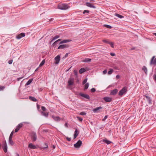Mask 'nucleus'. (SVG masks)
I'll use <instances>...</instances> for the list:
<instances>
[{
	"instance_id": "f257e3e1",
	"label": "nucleus",
	"mask_w": 156,
	"mask_h": 156,
	"mask_svg": "<svg viewBox=\"0 0 156 156\" xmlns=\"http://www.w3.org/2000/svg\"><path fill=\"white\" fill-rule=\"evenodd\" d=\"M41 109L42 111L40 112L41 115L47 118L49 115V113L46 112L47 110V109L44 107L42 106L41 107Z\"/></svg>"
},
{
	"instance_id": "f03ea898",
	"label": "nucleus",
	"mask_w": 156,
	"mask_h": 156,
	"mask_svg": "<svg viewBox=\"0 0 156 156\" xmlns=\"http://www.w3.org/2000/svg\"><path fill=\"white\" fill-rule=\"evenodd\" d=\"M58 9L62 10H65L70 8V6L68 5L65 4H59L58 5Z\"/></svg>"
},
{
	"instance_id": "7ed1b4c3",
	"label": "nucleus",
	"mask_w": 156,
	"mask_h": 156,
	"mask_svg": "<svg viewBox=\"0 0 156 156\" xmlns=\"http://www.w3.org/2000/svg\"><path fill=\"white\" fill-rule=\"evenodd\" d=\"M127 87H123L119 92V95L122 96L125 93L127 92Z\"/></svg>"
},
{
	"instance_id": "20e7f679",
	"label": "nucleus",
	"mask_w": 156,
	"mask_h": 156,
	"mask_svg": "<svg viewBox=\"0 0 156 156\" xmlns=\"http://www.w3.org/2000/svg\"><path fill=\"white\" fill-rule=\"evenodd\" d=\"M150 65H156V58H155L154 56H153L151 58L150 62Z\"/></svg>"
},
{
	"instance_id": "39448f33",
	"label": "nucleus",
	"mask_w": 156,
	"mask_h": 156,
	"mask_svg": "<svg viewBox=\"0 0 156 156\" xmlns=\"http://www.w3.org/2000/svg\"><path fill=\"white\" fill-rule=\"evenodd\" d=\"M30 136L32 139L33 141H35L37 139V135L34 132H32L30 133Z\"/></svg>"
},
{
	"instance_id": "423d86ee",
	"label": "nucleus",
	"mask_w": 156,
	"mask_h": 156,
	"mask_svg": "<svg viewBox=\"0 0 156 156\" xmlns=\"http://www.w3.org/2000/svg\"><path fill=\"white\" fill-rule=\"evenodd\" d=\"M82 144V142L80 140H79L76 144H74L75 147L79 148L80 147Z\"/></svg>"
},
{
	"instance_id": "0eeeda50",
	"label": "nucleus",
	"mask_w": 156,
	"mask_h": 156,
	"mask_svg": "<svg viewBox=\"0 0 156 156\" xmlns=\"http://www.w3.org/2000/svg\"><path fill=\"white\" fill-rule=\"evenodd\" d=\"M148 94H146L145 95H144V96L147 99V100L148 101V103L150 104H152V99L151 98L148 96Z\"/></svg>"
},
{
	"instance_id": "6e6552de",
	"label": "nucleus",
	"mask_w": 156,
	"mask_h": 156,
	"mask_svg": "<svg viewBox=\"0 0 156 156\" xmlns=\"http://www.w3.org/2000/svg\"><path fill=\"white\" fill-rule=\"evenodd\" d=\"M74 82V79L73 78H70L68 81L69 86H71L73 85Z\"/></svg>"
},
{
	"instance_id": "1a4fd4ad",
	"label": "nucleus",
	"mask_w": 156,
	"mask_h": 156,
	"mask_svg": "<svg viewBox=\"0 0 156 156\" xmlns=\"http://www.w3.org/2000/svg\"><path fill=\"white\" fill-rule=\"evenodd\" d=\"M2 147L4 151L6 153L7 152V146L5 140V141L4 142L3 144Z\"/></svg>"
},
{
	"instance_id": "9d476101",
	"label": "nucleus",
	"mask_w": 156,
	"mask_h": 156,
	"mask_svg": "<svg viewBox=\"0 0 156 156\" xmlns=\"http://www.w3.org/2000/svg\"><path fill=\"white\" fill-rule=\"evenodd\" d=\"M79 95L80 96L84 97L85 98L88 99L89 100L90 99V97L88 94H83L82 93H80Z\"/></svg>"
},
{
	"instance_id": "9b49d317",
	"label": "nucleus",
	"mask_w": 156,
	"mask_h": 156,
	"mask_svg": "<svg viewBox=\"0 0 156 156\" xmlns=\"http://www.w3.org/2000/svg\"><path fill=\"white\" fill-rule=\"evenodd\" d=\"M23 126V124L22 123L18 124L15 130V132H17Z\"/></svg>"
},
{
	"instance_id": "f8f14e48",
	"label": "nucleus",
	"mask_w": 156,
	"mask_h": 156,
	"mask_svg": "<svg viewBox=\"0 0 156 156\" xmlns=\"http://www.w3.org/2000/svg\"><path fill=\"white\" fill-rule=\"evenodd\" d=\"M60 59V57L59 55L57 56L55 58V63L56 64H58L59 62Z\"/></svg>"
},
{
	"instance_id": "ddd939ff",
	"label": "nucleus",
	"mask_w": 156,
	"mask_h": 156,
	"mask_svg": "<svg viewBox=\"0 0 156 156\" xmlns=\"http://www.w3.org/2000/svg\"><path fill=\"white\" fill-rule=\"evenodd\" d=\"M86 5L89 7L93 8H95L96 7L93 5V3L90 2H87L86 3Z\"/></svg>"
},
{
	"instance_id": "4468645a",
	"label": "nucleus",
	"mask_w": 156,
	"mask_h": 156,
	"mask_svg": "<svg viewBox=\"0 0 156 156\" xmlns=\"http://www.w3.org/2000/svg\"><path fill=\"white\" fill-rule=\"evenodd\" d=\"M28 147L31 149H34L37 148V147L36 146L33 144L32 143H30L29 144Z\"/></svg>"
},
{
	"instance_id": "2eb2a0df",
	"label": "nucleus",
	"mask_w": 156,
	"mask_h": 156,
	"mask_svg": "<svg viewBox=\"0 0 156 156\" xmlns=\"http://www.w3.org/2000/svg\"><path fill=\"white\" fill-rule=\"evenodd\" d=\"M25 36V33H22L16 36V38L17 39H21L22 37H24Z\"/></svg>"
},
{
	"instance_id": "dca6fc26",
	"label": "nucleus",
	"mask_w": 156,
	"mask_h": 156,
	"mask_svg": "<svg viewBox=\"0 0 156 156\" xmlns=\"http://www.w3.org/2000/svg\"><path fill=\"white\" fill-rule=\"evenodd\" d=\"M103 99L106 102H110L112 101V98H111L105 97L103 98Z\"/></svg>"
},
{
	"instance_id": "f3484780",
	"label": "nucleus",
	"mask_w": 156,
	"mask_h": 156,
	"mask_svg": "<svg viewBox=\"0 0 156 156\" xmlns=\"http://www.w3.org/2000/svg\"><path fill=\"white\" fill-rule=\"evenodd\" d=\"M118 91L117 89H115L111 91L110 94L112 95H115L117 93Z\"/></svg>"
},
{
	"instance_id": "a211bd4d",
	"label": "nucleus",
	"mask_w": 156,
	"mask_h": 156,
	"mask_svg": "<svg viewBox=\"0 0 156 156\" xmlns=\"http://www.w3.org/2000/svg\"><path fill=\"white\" fill-rule=\"evenodd\" d=\"M91 59L88 58H85L82 60L81 61L84 62H91Z\"/></svg>"
},
{
	"instance_id": "6ab92c4d",
	"label": "nucleus",
	"mask_w": 156,
	"mask_h": 156,
	"mask_svg": "<svg viewBox=\"0 0 156 156\" xmlns=\"http://www.w3.org/2000/svg\"><path fill=\"white\" fill-rule=\"evenodd\" d=\"M52 117L55 120L57 121H59L61 119V118L59 116L55 117L54 115H52Z\"/></svg>"
},
{
	"instance_id": "aec40b11",
	"label": "nucleus",
	"mask_w": 156,
	"mask_h": 156,
	"mask_svg": "<svg viewBox=\"0 0 156 156\" xmlns=\"http://www.w3.org/2000/svg\"><path fill=\"white\" fill-rule=\"evenodd\" d=\"M79 134V131L77 129H76L74 132V138H76Z\"/></svg>"
},
{
	"instance_id": "412c9836",
	"label": "nucleus",
	"mask_w": 156,
	"mask_h": 156,
	"mask_svg": "<svg viewBox=\"0 0 156 156\" xmlns=\"http://www.w3.org/2000/svg\"><path fill=\"white\" fill-rule=\"evenodd\" d=\"M67 47H68V46L66 44H62L59 46L58 49H63Z\"/></svg>"
},
{
	"instance_id": "4be33fe9",
	"label": "nucleus",
	"mask_w": 156,
	"mask_h": 156,
	"mask_svg": "<svg viewBox=\"0 0 156 156\" xmlns=\"http://www.w3.org/2000/svg\"><path fill=\"white\" fill-rule=\"evenodd\" d=\"M102 107H101V106H100L99 107H97L96 108H95L93 110V111L95 113L98 112V111L99 109H102Z\"/></svg>"
},
{
	"instance_id": "5701e85b",
	"label": "nucleus",
	"mask_w": 156,
	"mask_h": 156,
	"mask_svg": "<svg viewBox=\"0 0 156 156\" xmlns=\"http://www.w3.org/2000/svg\"><path fill=\"white\" fill-rule=\"evenodd\" d=\"M90 69H80L79 70V73L80 74H82L87 71H88Z\"/></svg>"
},
{
	"instance_id": "b1692460",
	"label": "nucleus",
	"mask_w": 156,
	"mask_h": 156,
	"mask_svg": "<svg viewBox=\"0 0 156 156\" xmlns=\"http://www.w3.org/2000/svg\"><path fill=\"white\" fill-rule=\"evenodd\" d=\"M29 99L31 101H32L34 102H36L37 101V100L34 97L32 96H29Z\"/></svg>"
},
{
	"instance_id": "393cba45",
	"label": "nucleus",
	"mask_w": 156,
	"mask_h": 156,
	"mask_svg": "<svg viewBox=\"0 0 156 156\" xmlns=\"http://www.w3.org/2000/svg\"><path fill=\"white\" fill-rule=\"evenodd\" d=\"M48 144L46 143H44V145L43 146H42L41 147H40V149L41 148V149H44L45 148H48Z\"/></svg>"
},
{
	"instance_id": "a878e982",
	"label": "nucleus",
	"mask_w": 156,
	"mask_h": 156,
	"mask_svg": "<svg viewBox=\"0 0 156 156\" xmlns=\"http://www.w3.org/2000/svg\"><path fill=\"white\" fill-rule=\"evenodd\" d=\"M102 141L103 142H104L105 143H106L107 144H109L112 143V142L111 141L108 140H107L106 139H103L102 140Z\"/></svg>"
},
{
	"instance_id": "bb28decb",
	"label": "nucleus",
	"mask_w": 156,
	"mask_h": 156,
	"mask_svg": "<svg viewBox=\"0 0 156 156\" xmlns=\"http://www.w3.org/2000/svg\"><path fill=\"white\" fill-rule=\"evenodd\" d=\"M71 41V40H65L61 41L59 44L64 43L67 42H69Z\"/></svg>"
},
{
	"instance_id": "cd10ccee",
	"label": "nucleus",
	"mask_w": 156,
	"mask_h": 156,
	"mask_svg": "<svg viewBox=\"0 0 156 156\" xmlns=\"http://www.w3.org/2000/svg\"><path fill=\"white\" fill-rule=\"evenodd\" d=\"M9 143L10 145H11L12 146H13L14 145V143L12 141V138H9Z\"/></svg>"
},
{
	"instance_id": "c85d7f7f",
	"label": "nucleus",
	"mask_w": 156,
	"mask_h": 156,
	"mask_svg": "<svg viewBox=\"0 0 156 156\" xmlns=\"http://www.w3.org/2000/svg\"><path fill=\"white\" fill-rule=\"evenodd\" d=\"M33 81V79H30L26 83V85H30Z\"/></svg>"
},
{
	"instance_id": "c756f323",
	"label": "nucleus",
	"mask_w": 156,
	"mask_h": 156,
	"mask_svg": "<svg viewBox=\"0 0 156 156\" xmlns=\"http://www.w3.org/2000/svg\"><path fill=\"white\" fill-rule=\"evenodd\" d=\"M89 86V84L88 83H86L84 86V90H87L88 87Z\"/></svg>"
},
{
	"instance_id": "7c9ffc66",
	"label": "nucleus",
	"mask_w": 156,
	"mask_h": 156,
	"mask_svg": "<svg viewBox=\"0 0 156 156\" xmlns=\"http://www.w3.org/2000/svg\"><path fill=\"white\" fill-rule=\"evenodd\" d=\"M73 72L75 75L76 76V78H78V75L77 71L75 69L74 70Z\"/></svg>"
},
{
	"instance_id": "2f4dec72",
	"label": "nucleus",
	"mask_w": 156,
	"mask_h": 156,
	"mask_svg": "<svg viewBox=\"0 0 156 156\" xmlns=\"http://www.w3.org/2000/svg\"><path fill=\"white\" fill-rule=\"evenodd\" d=\"M115 16L121 19L124 18V17L123 16L118 14H116Z\"/></svg>"
},
{
	"instance_id": "473e14b6",
	"label": "nucleus",
	"mask_w": 156,
	"mask_h": 156,
	"mask_svg": "<svg viewBox=\"0 0 156 156\" xmlns=\"http://www.w3.org/2000/svg\"><path fill=\"white\" fill-rule=\"evenodd\" d=\"M103 26L109 29H111L112 28L111 26L108 25H104Z\"/></svg>"
},
{
	"instance_id": "72a5a7b5",
	"label": "nucleus",
	"mask_w": 156,
	"mask_h": 156,
	"mask_svg": "<svg viewBox=\"0 0 156 156\" xmlns=\"http://www.w3.org/2000/svg\"><path fill=\"white\" fill-rule=\"evenodd\" d=\"M45 61L44 59L41 63L40 64V67L42 66H43L45 63Z\"/></svg>"
},
{
	"instance_id": "f704fd0d",
	"label": "nucleus",
	"mask_w": 156,
	"mask_h": 156,
	"mask_svg": "<svg viewBox=\"0 0 156 156\" xmlns=\"http://www.w3.org/2000/svg\"><path fill=\"white\" fill-rule=\"evenodd\" d=\"M142 71H143L145 73L146 75L147 74V69H142Z\"/></svg>"
},
{
	"instance_id": "c9c22d12",
	"label": "nucleus",
	"mask_w": 156,
	"mask_h": 156,
	"mask_svg": "<svg viewBox=\"0 0 156 156\" xmlns=\"http://www.w3.org/2000/svg\"><path fill=\"white\" fill-rule=\"evenodd\" d=\"M13 133H14L13 131H12L11 132V133H10V136H9V138H12V136H13Z\"/></svg>"
},
{
	"instance_id": "e433bc0d",
	"label": "nucleus",
	"mask_w": 156,
	"mask_h": 156,
	"mask_svg": "<svg viewBox=\"0 0 156 156\" xmlns=\"http://www.w3.org/2000/svg\"><path fill=\"white\" fill-rule=\"evenodd\" d=\"M113 72L112 69H110V70L108 72V73L109 75L111 74Z\"/></svg>"
},
{
	"instance_id": "4c0bfd02",
	"label": "nucleus",
	"mask_w": 156,
	"mask_h": 156,
	"mask_svg": "<svg viewBox=\"0 0 156 156\" xmlns=\"http://www.w3.org/2000/svg\"><path fill=\"white\" fill-rule=\"evenodd\" d=\"M77 118L78 119V120L80 121V122H82L83 121V118L81 117H80L79 116H77Z\"/></svg>"
},
{
	"instance_id": "58836bf2",
	"label": "nucleus",
	"mask_w": 156,
	"mask_h": 156,
	"mask_svg": "<svg viewBox=\"0 0 156 156\" xmlns=\"http://www.w3.org/2000/svg\"><path fill=\"white\" fill-rule=\"evenodd\" d=\"M103 41L104 43H108V44L109 42H110L108 40H103Z\"/></svg>"
},
{
	"instance_id": "ea45409f",
	"label": "nucleus",
	"mask_w": 156,
	"mask_h": 156,
	"mask_svg": "<svg viewBox=\"0 0 156 156\" xmlns=\"http://www.w3.org/2000/svg\"><path fill=\"white\" fill-rule=\"evenodd\" d=\"M48 132V130L47 129H44L41 132V133H47Z\"/></svg>"
},
{
	"instance_id": "a19ab883",
	"label": "nucleus",
	"mask_w": 156,
	"mask_h": 156,
	"mask_svg": "<svg viewBox=\"0 0 156 156\" xmlns=\"http://www.w3.org/2000/svg\"><path fill=\"white\" fill-rule=\"evenodd\" d=\"M87 78L83 80V82H82L83 84H83H86V82H87Z\"/></svg>"
},
{
	"instance_id": "79ce46f5",
	"label": "nucleus",
	"mask_w": 156,
	"mask_h": 156,
	"mask_svg": "<svg viewBox=\"0 0 156 156\" xmlns=\"http://www.w3.org/2000/svg\"><path fill=\"white\" fill-rule=\"evenodd\" d=\"M109 44L110 45L112 48H114V44L112 42H110Z\"/></svg>"
},
{
	"instance_id": "37998d69",
	"label": "nucleus",
	"mask_w": 156,
	"mask_h": 156,
	"mask_svg": "<svg viewBox=\"0 0 156 156\" xmlns=\"http://www.w3.org/2000/svg\"><path fill=\"white\" fill-rule=\"evenodd\" d=\"M96 91V89L95 88H93L91 89L90 91L92 93Z\"/></svg>"
},
{
	"instance_id": "c03bdc74",
	"label": "nucleus",
	"mask_w": 156,
	"mask_h": 156,
	"mask_svg": "<svg viewBox=\"0 0 156 156\" xmlns=\"http://www.w3.org/2000/svg\"><path fill=\"white\" fill-rule=\"evenodd\" d=\"M59 37V36H58V35H56V36H55V37H53L52 40H55L56 39L58 38Z\"/></svg>"
},
{
	"instance_id": "a18cd8bd",
	"label": "nucleus",
	"mask_w": 156,
	"mask_h": 156,
	"mask_svg": "<svg viewBox=\"0 0 156 156\" xmlns=\"http://www.w3.org/2000/svg\"><path fill=\"white\" fill-rule=\"evenodd\" d=\"M61 40V39H59L58 40H57L56 41H55L53 44V45H55L56 43L58 42V41H60Z\"/></svg>"
},
{
	"instance_id": "49530a36",
	"label": "nucleus",
	"mask_w": 156,
	"mask_h": 156,
	"mask_svg": "<svg viewBox=\"0 0 156 156\" xmlns=\"http://www.w3.org/2000/svg\"><path fill=\"white\" fill-rule=\"evenodd\" d=\"M5 88V87L4 86L0 87V91L3 90Z\"/></svg>"
},
{
	"instance_id": "de8ad7c7",
	"label": "nucleus",
	"mask_w": 156,
	"mask_h": 156,
	"mask_svg": "<svg viewBox=\"0 0 156 156\" xmlns=\"http://www.w3.org/2000/svg\"><path fill=\"white\" fill-rule=\"evenodd\" d=\"M86 114V113L85 112H81L80 113V115H84Z\"/></svg>"
},
{
	"instance_id": "09e8293b",
	"label": "nucleus",
	"mask_w": 156,
	"mask_h": 156,
	"mask_svg": "<svg viewBox=\"0 0 156 156\" xmlns=\"http://www.w3.org/2000/svg\"><path fill=\"white\" fill-rule=\"evenodd\" d=\"M108 116L107 115H105L104 119H103L102 121H105L108 118Z\"/></svg>"
},
{
	"instance_id": "8fccbe9b",
	"label": "nucleus",
	"mask_w": 156,
	"mask_h": 156,
	"mask_svg": "<svg viewBox=\"0 0 156 156\" xmlns=\"http://www.w3.org/2000/svg\"><path fill=\"white\" fill-rule=\"evenodd\" d=\"M89 12V11L88 10H85L83 11V14H85V13H88Z\"/></svg>"
},
{
	"instance_id": "3c124183",
	"label": "nucleus",
	"mask_w": 156,
	"mask_h": 156,
	"mask_svg": "<svg viewBox=\"0 0 156 156\" xmlns=\"http://www.w3.org/2000/svg\"><path fill=\"white\" fill-rule=\"evenodd\" d=\"M23 76L22 77H19L17 79V81H20L21 79H22L23 78Z\"/></svg>"
},
{
	"instance_id": "603ef678",
	"label": "nucleus",
	"mask_w": 156,
	"mask_h": 156,
	"mask_svg": "<svg viewBox=\"0 0 156 156\" xmlns=\"http://www.w3.org/2000/svg\"><path fill=\"white\" fill-rule=\"evenodd\" d=\"M66 139H67V140L69 141H71V138H69L68 137H66Z\"/></svg>"
},
{
	"instance_id": "864d4df0",
	"label": "nucleus",
	"mask_w": 156,
	"mask_h": 156,
	"mask_svg": "<svg viewBox=\"0 0 156 156\" xmlns=\"http://www.w3.org/2000/svg\"><path fill=\"white\" fill-rule=\"evenodd\" d=\"M12 61H12V60H9L8 61V63L9 64H11L12 63Z\"/></svg>"
},
{
	"instance_id": "5fc2aeb1",
	"label": "nucleus",
	"mask_w": 156,
	"mask_h": 156,
	"mask_svg": "<svg viewBox=\"0 0 156 156\" xmlns=\"http://www.w3.org/2000/svg\"><path fill=\"white\" fill-rule=\"evenodd\" d=\"M110 54L112 56H115V53H110Z\"/></svg>"
},
{
	"instance_id": "6e6d98bb",
	"label": "nucleus",
	"mask_w": 156,
	"mask_h": 156,
	"mask_svg": "<svg viewBox=\"0 0 156 156\" xmlns=\"http://www.w3.org/2000/svg\"><path fill=\"white\" fill-rule=\"evenodd\" d=\"M103 73L104 74H105L107 73V70L106 69L103 71Z\"/></svg>"
},
{
	"instance_id": "4d7b16f0",
	"label": "nucleus",
	"mask_w": 156,
	"mask_h": 156,
	"mask_svg": "<svg viewBox=\"0 0 156 156\" xmlns=\"http://www.w3.org/2000/svg\"><path fill=\"white\" fill-rule=\"evenodd\" d=\"M37 109L38 110L39 109V105L38 104V103H37Z\"/></svg>"
},
{
	"instance_id": "13d9d810",
	"label": "nucleus",
	"mask_w": 156,
	"mask_h": 156,
	"mask_svg": "<svg viewBox=\"0 0 156 156\" xmlns=\"http://www.w3.org/2000/svg\"><path fill=\"white\" fill-rule=\"evenodd\" d=\"M119 78H120V76L119 75H116V78L117 79H118Z\"/></svg>"
},
{
	"instance_id": "bf43d9fd",
	"label": "nucleus",
	"mask_w": 156,
	"mask_h": 156,
	"mask_svg": "<svg viewBox=\"0 0 156 156\" xmlns=\"http://www.w3.org/2000/svg\"><path fill=\"white\" fill-rule=\"evenodd\" d=\"M15 156H20V155L18 153H15Z\"/></svg>"
},
{
	"instance_id": "052dcab7",
	"label": "nucleus",
	"mask_w": 156,
	"mask_h": 156,
	"mask_svg": "<svg viewBox=\"0 0 156 156\" xmlns=\"http://www.w3.org/2000/svg\"><path fill=\"white\" fill-rule=\"evenodd\" d=\"M52 147L53 148L55 149V146L54 145H53L52 146Z\"/></svg>"
},
{
	"instance_id": "680f3d73",
	"label": "nucleus",
	"mask_w": 156,
	"mask_h": 156,
	"mask_svg": "<svg viewBox=\"0 0 156 156\" xmlns=\"http://www.w3.org/2000/svg\"><path fill=\"white\" fill-rule=\"evenodd\" d=\"M68 53L66 54L65 55V57H67L68 56Z\"/></svg>"
},
{
	"instance_id": "e2e57ef3",
	"label": "nucleus",
	"mask_w": 156,
	"mask_h": 156,
	"mask_svg": "<svg viewBox=\"0 0 156 156\" xmlns=\"http://www.w3.org/2000/svg\"><path fill=\"white\" fill-rule=\"evenodd\" d=\"M65 126H66L67 127V123H66L65 124Z\"/></svg>"
},
{
	"instance_id": "0e129e2a",
	"label": "nucleus",
	"mask_w": 156,
	"mask_h": 156,
	"mask_svg": "<svg viewBox=\"0 0 156 156\" xmlns=\"http://www.w3.org/2000/svg\"><path fill=\"white\" fill-rule=\"evenodd\" d=\"M70 69H68L67 70H66V72H67Z\"/></svg>"
},
{
	"instance_id": "69168bd1",
	"label": "nucleus",
	"mask_w": 156,
	"mask_h": 156,
	"mask_svg": "<svg viewBox=\"0 0 156 156\" xmlns=\"http://www.w3.org/2000/svg\"><path fill=\"white\" fill-rule=\"evenodd\" d=\"M151 148H155V147H153L151 146Z\"/></svg>"
},
{
	"instance_id": "338daca9",
	"label": "nucleus",
	"mask_w": 156,
	"mask_h": 156,
	"mask_svg": "<svg viewBox=\"0 0 156 156\" xmlns=\"http://www.w3.org/2000/svg\"><path fill=\"white\" fill-rule=\"evenodd\" d=\"M154 34L156 36V33H154Z\"/></svg>"
},
{
	"instance_id": "774afa93",
	"label": "nucleus",
	"mask_w": 156,
	"mask_h": 156,
	"mask_svg": "<svg viewBox=\"0 0 156 156\" xmlns=\"http://www.w3.org/2000/svg\"><path fill=\"white\" fill-rule=\"evenodd\" d=\"M38 69H36L35 70V71H37Z\"/></svg>"
}]
</instances>
